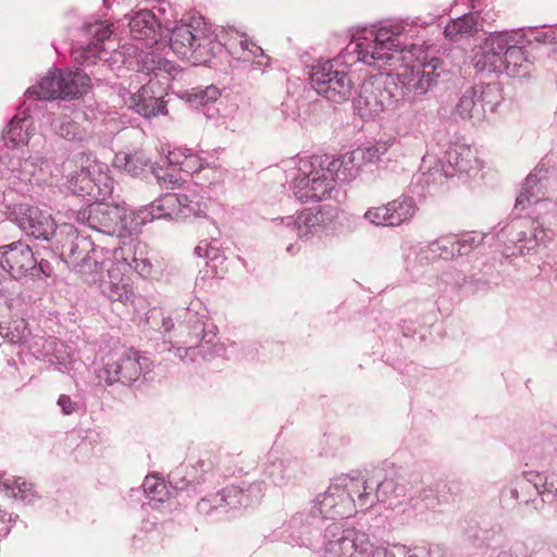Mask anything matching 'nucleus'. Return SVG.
Returning <instances> with one entry per match:
<instances>
[{
  "mask_svg": "<svg viewBox=\"0 0 557 557\" xmlns=\"http://www.w3.org/2000/svg\"><path fill=\"white\" fill-rule=\"evenodd\" d=\"M380 486L382 483L373 484L361 478H341L315 497L313 511L324 519L350 518L359 510L367 511L380 502Z\"/></svg>",
  "mask_w": 557,
  "mask_h": 557,
  "instance_id": "obj_1",
  "label": "nucleus"
},
{
  "mask_svg": "<svg viewBox=\"0 0 557 557\" xmlns=\"http://www.w3.org/2000/svg\"><path fill=\"white\" fill-rule=\"evenodd\" d=\"M343 161L333 159L326 165L319 157L310 159L311 170L304 176L295 180L294 194L302 202L322 200L330 196L337 180H347L345 172L341 171Z\"/></svg>",
  "mask_w": 557,
  "mask_h": 557,
  "instance_id": "obj_2",
  "label": "nucleus"
},
{
  "mask_svg": "<svg viewBox=\"0 0 557 557\" xmlns=\"http://www.w3.org/2000/svg\"><path fill=\"white\" fill-rule=\"evenodd\" d=\"M212 36L209 26L201 20L176 25L172 29L170 45L178 58L194 64L206 62L212 51Z\"/></svg>",
  "mask_w": 557,
  "mask_h": 557,
  "instance_id": "obj_3",
  "label": "nucleus"
},
{
  "mask_svg": "<svg viewBox=\"0 0 557 557\" xmlns=\"http://www.w3.org/2000/svg\"><path fill=\"white\" fill-rule=\"evenodd\" d=\"M404 28L400 26L381 27L371 30L362 40L356 41V51L358 60L367 64H373L376 61H391L394 52H403L400 36Z\"/></svg>",
  "mask_w": 557,
  "mask_h": 557,
  "instance_id": "obj_4",
  "label": "nucleus"
},
{
  "mask_svg": "<svg viewBox=\"0 0 557 557\" xmlns=\"http://www.w3.org/2000/svg\"><path fill=\"white\" fill-rule=\"evenodd\" d=\"M104 164L98 162L90 154L81 152L63 163V172L74 193L90 195L95 185L103 183L110 187L111 180L103 173Z\"/></svg>",
  "mask_w": 557,
  "mask_h": 557,
  "instance_id": "obj_5",
  "label": "nucleus"
},
{
  "mask_svg": "<svg viewBox=\"0 0 557 557\" xmlns=\"http://www.w3.org/2000/svg\"><path fill=\"white\" fill-rule=\"evenodd\" d=\"M409 53L414 55V60L404 65L399 76L407 89L417 95H424L437 84L443 61L430 57L420 48H414Z\"/></svg>",
  "mask_w": 557,
  "mask_h": 557,
  "instance_id": "obj_6",
  "label": "nucleus"
},
{
  "mask_svg": "<svg viewBox=\"0 0 557 557\" xmlns=\"http://www.w3.org/2000/svg\"><path fill=\"white\" fill-rule=\"evenodd\" d=\"M311 85L319 95L333 102L346 101L352 91V82L348 74L335 69L332 62L312 69Z\"/></svg>",
  "mask_w": 557,
  "mask_h": 557,
  "instance_id": "obj_7",
  "label": "nucleus"
},
{
  "mask_svg": "<svg viewBox=\"0 0 557 557\" xmlns=\"http://www.w3.org/2000/svg\"><path fill=\"white\" fill-rule=\"evenodd\" d=\"M394 94L381 77H371L362 83L355 107L362 117H371L391 108Z\"/></svg>",
  "mask_w": 557,
  "mask_h": 557,
  "instance_id": "obj_8",
  "label": "nucleus"
},
{
  "mask_svg": "<svg viewBox=\"0 0 557 557\" xmlns=\"http://www.w3.org/2000/svg\"><path fill=\"white\" fill-rule=\"evenodd\" d=\"M81 214L89 227L106 234L112 235L125 228L126 209L117 205L95 202Z\"/></svg>",
  "mask_w": 557,
  "mask_h": 557,
  "instance_id": "obj_9",
  "label": "nucleus"
},
{
  "mask_svg": "<svg viewBox=\"0 0 557 557\" xmlns=\"http://www.w3.org/2000/svg\"><path fill=\"white\" fill-rule=\"evenodd\" d=\"M18 226L28 235L49 240L55 233V222L51 214H48L37 207L20 205L14 211Z\"/></svg>",
  "mask_w": 557,
  "mask_h": 557,
  "instance_id": "obj_10",
  "label": "nucleus"
},
{
  "mask_svg": "<svg viewBox=\"0 0 557 557\" xmlns=\"http://www.w3.org/2000/svg\"><path fill=\"white\" fill-rule=\"evenodd\" d=\"M104 372L110 383L136 381L141 373L138 351L128 348L115 351L106 363Z\"/></svg>",
  "mask_w": 557,
  "mask_h": 557,
  "instance_id": "obj_11",
  "label": "nucleus"
},
{
  "mask_svg": "<svg viewBox=\"0 0 557 557\" xmlns=\"http://www.w3.org/2000/svg\"><path fill=\"white\" fill-rule=\"evenodd\" d=\"M1 265L13 277L25 276L36 267V259L30 247L22 242H14L1 247Z\"/></svg>",
  "mask_w": 557,
  "mask_h": 557,
  "instance_id": "obj_12",
  "label": "nucleus"
},
{
  "mask_svg": "<svg viewBox=\"0 0 557 557\" xmlns=\"http://www.w3.org/2000/svg\"><path fill=\"white\" fill-rule=\"evenodd\" d=\"M506 47L507 33L490 36L481 47V52L475 55V67L482 71L503 73L506 67L504 61Z\"/></svg>",
  "mask_w": 557,
  "mask_h": 557,
  "instance_id": "obj_13",
  "label": "nucleus"
},
{
  "mask_svg": "<svg viewBox=\"0 0 557 557\" xmlns=\"http://www.w3.org/2000/svg\"><path fill=\"white\" fill-rule=\"evenodd\" d=\"M128 106L138 114L150 119L158 114H165V102L153 90V83L141 86L128 99Z\"/></svg>",
  "mask_w": 557,
  "mask_h": 557,
  "instance_id": "obj_14",
  "label": "nucleus"
},
{
  "mask_svg": "<svg viewBox=\"0 0 557 557\" xmlns=\"http://www.w3.org/2000/svg\"><path fill=\"white\" fill-rule=\"evenodd\" d=\"M221 41L234 59L244 62L250 61L262 51L259 46L249 40L246 34L234 28L224 29Z\"/></svg>",
  "mask_w": 557,
  "mask_h": 557,
  "instance_id": "obj_15",
  "label": "nucleus"
},
{
  "mask_svg": "<svg viewBox=\"0 0 557 557\" xmlns=\"http://www.w3.org/2000/svg\"><path fill=\"white\" fill-rule=\"evenodd\" d=\"M102 293L111 301H120L124 305L132 301L134 289L129 277L125 276L117 264L108 270V280L101 283Z\"/></svg>",
  "mask_w": 557,
  "mask_h": 557,
  "instance_id": "obj_16",
  "label": "nucleus"
},
{
  "mask_svg": "<svg viewBox=\"0 0 557 557\" xmlns=\"http://www.w3.org/2000/svg\"><path fill=\"white\" fill-rule=\"evenodd\" d=\"M129 29L136 39L146 41L147 45L157 44L161 37V27L154 14L149 10H141L131 18Z\"/></svg>",
  "mask_w": 557,
  "mask_h": 557,
  "instance_id": "obj_17",
  "label": "nucleus"
},
{
  "mask_svg": "<svg viewBox=\"0 0 557 557\" xmlns=\"http://www.w3.org/2000/svg\"><path fill=\"white\" fill-rule=\"evenodd\" d=\"M516 37V33H507L504 72L510 76H524L529 73L531 63Z\"/></svg>",
  "mask_w": 557,
  "mask_h": 557,
  "instance_id": "obj_18",
  "label": "nucleus"
},
{
  "mask_svg": "<svg viewBox=\"0 0 557 557\" xmlns=\"http://www.w3.org/2000/svg\"><path fill=\"white\" fill-rule=\"evenodd\" d=\"M457 237L454 235L441 236L418 253L420 263H428L437 259L450 260L458 255Z\"/></svg>",
  "mask_w": 557,
  "mask_h": 557,
  "instance_id": "obj_19",
  "label": "nucleus"
},
{
  "mask_svg": "<svg viewBox=\"0 0 557 557\" xmlns=\"http://www.w3.org/2000/svg\"><path fill=\"white\" fill-rule=\"evenodd\" d=\"M110 24L103 22H97L86 27V33L94 38L92 42L84 47L81 51L79 59L84 63H95L97 59H100L102 52V42L109 39L112 35Z\"/></svg>",
  "mask_w": 557,
  "mask_h": 557,
  "instance_id": "obj_20",
  "label": "nucleus"
},
{
  "mask_svg": "<svg viewBox=\"0 0 557 557\" xmlns=\"http://www.w3.org/2000/svg\"><path fill=\"white\" fill-rule=\"evenodd\" d=\"M61 98H78L90 89L89 76L81 70L62 72L60 71Z\"/></svg>",
  "mask_w": 557,
  "mask_h": 557,
  "instance_id": "obj_21",
  "label": "nucleus"
},
{
  "mask_svg": "<svg viewBox=\"0 0 557 557\" xmlns=\"http://www.w3.org/2000/svg\"><path fill=\"white\" fill-rule=\"evenodd\" d=\"M60 71H50L44 76L36 85L27 89L26 95L28 98L38 100H51L61 98V83Z\"/></svg>",
  "mask_w": 557,
  "mask_h": 557,
  "instance_id": "obj_22",
  "label": "nucleus"
},
{
  "mask_svg": "<svg viewBox=\"0 0 557 557\" xmlns=\"http://www.w3.org/2000/svg\"><path fill=\"white\" fill-rule=\"evenodd\" d=\"M456 114L462 120H469L473 123L485 119L484 110L480 103L474 86L468 88L461 95L455 108Z\"/></svg>",
  "mask_w": 557,
  "mask_h": 557,
  "instance_id": "obj_23",
  "label": "nucleus"
},
{
  "mask_svg": "<svg viewBox=\"0 0 557 557\" xmlns=\"http://www.w3.org/2000/svg\"><path fill=\"white\" fill-rule=\"evenodd\" d=\"M150 159L143 149L133 151H120L115 154L113 164L132 176L140 175L149 165Z\"/></svg>",
  "mask_w": 557,
  "mask_h": 557,
  "instance_id": "obj_24",
  "label": "nucleus"
},
{
  "mask_svg": "<svg viewBox=\"0 0 557 557\" xmlns=\"http://www.w3.org/2000/svg\"><path fill=\"white\" fill-rule=\"evenodd\" d=\"M32 121L28 116H14L7 126L3 140L7 146L17 148L27 145L32 136Z\"/></svg>",
  "mask_w": 557,
  "mask_h": 557,
  "instance_id": "obj_25",
  "label": "nucleus"
},
{
  "mask_svg": "<svg viewBox=\"0 0 557 557\" xmlns=\"http://www.w3.org/2000/svg\"><path fill=\"white\" fill-rule=\"evenodd\" d=\"M324 221L323 213L317 208L300 211L293 222V230L298 238L311 236Z\"/></svg>",
  "mask_w": 557,
  "mask_h": 557,
  "instance_id": "obj_26",
  "label": "nucleus"
},
{
  "mask_svg": "<svg viewBox=\"0 0 557 557\" xmlns=\"http://www.w3.org/2000/svg\"><path fill=\"white\" fill-rule=\"evenodd\" d=\"M386 207L388 210V226H398L412 219L417 212L414 200L405 196L389 201Z\"/></svg>",
  "mask_w": 557,
  "mask_h": 557,
  "instance_id": "obj_27",
  "label": "nucleus"
},
{
  "mask_svg": "<svg viewBox=\"0 0 557 557\" xmlns=\"http://www.w3.org/2000/svg\"><path fill=\"white\" fill-rule=\"evenodd\" d=\"M448 161L458 171L469 173L479 169L476 151L467 145H457L448 152Z\"/></svg>",
  "mask_w": 557,
  "mask_h": 557,
  "instance_id": "obj_28",
  "label": "nucleus"
},
{
  "mask_svg": "<svg viewBox=\"0 0 557 557\" xmlns=\"http://www.w3.org/2000/svg\"><path fill=\"white\" fill-rule=\"evenodd\" d=\"M474 89L485 115L487 112H495L504 100L500 83L480 84Z\"/></svg>",
  "mask_w": 557,
  "mask_h": 557,
  "instance_id": "obj_29",
  "label": "nucleus"
},
{
  "mask_svg": "<svg viewBox=\"0 0 557 557\" xmlns=\"http://www.w3.org/2000/svg\"><path fill=\"white\" fill-rule=\"evenodd\" d=\"M355 536V530H345L337 540L329 541V557H356L358 550Z\"/></svg>",
  "mask_w": 557,
  "mask_h": 557,
  "instance_id": "obj_30",
  "label": "nucleus"
},
{
  "mask_svg": "<svg viewBox=\"0 0 557 557\" xmlns=\"http://www.w3.org/2000/svg\"><path fill=\"white\" fill-rule=\"evenodd\" d=\"M180 203L176 193H166L150 205L152 219L175 218L178 219L177 205Z\"/></svg>",
  "mask_w": 557,
  "mask_h": 557,
  "instance_id": "obj_31",
  "label": "nucleus"
},
{
  "mask_svg": "<svg viewBox=\"0 0 557 557\" xmlns=\"http://www.w3.org/2000/svg\"><path fill=\"white\" fill-rule=\"evenodd\" d=\"M57 132L61 137L73 141H83L88 137L87 128L70 116L63 117L60 125L57 127Z\"/></svg>",
  "mask_w": 557,
  "mask_h": 557,
  "instance_id": "obj_32",
  "label": "nucleus"
},
{
  "mask_svg": "<svg viewBox=\"0 0 557 557\" xmlns=\"http://www.w3.org/2000/svg\"><path fill=\"white\" fill-rule=\"evenodd\" d=\"M0 487L11 493L14 498L20 497L21 499H25L26 493L32 491L33 484L24 478L2 473L0 474Z\"/></svg>",
  "mask_w": 557,
  "mask_h": 557,
  "instance_id": "obj_33",
  "label": "nucleus"
},
{
  "mask_svg": "<svg viewBox=\"0 0 557 557\" xmlns=\"http://www.w3.org/2000/svg\"><path fill=\"white\" fill-rule=\"evenodd\" d=\"M475 25V17L471 14H466L448 23L444 33L447 38L456 41L459 36L470 35L474 30Z\"/></svg>",
  "mask_w": 557,
  "mask_h": 557,
  "instance_id": "obj_34",
  "label": "nucleus"
},
{
  "mask_svg": "<svg viewBox=\"0 0 557 557\" xmlns=\"http://www.w3.org/2000/svg\"><path fill=\"white\" fill-rule=\"evenodd\" d=\"M389 146L391 144L388 141H377L371 146L359 147L351 152L349 160L351 162L355 160L373 162L384 154L388 150Z\"/></svg>",
  "mask_w": 557,
  "mask_h": 557,
  "instance_id": "obj_35",
  "label": "nucleus"
},
{
  "mask_svg": "<svg viewBox=\"0 0 557 557\" xmlns=\"http://www.w3.org/2000/svg\"><path fill=\"white\" fill-rule=\"evenodd\" d=\"M208 203L202 196L193 191L187 195L186 209L183 211V220L199 218L206 214Z\"/></svg>",
  "mask_w": 557,
  "mask_h": 557,
  "instance_id": "obj_36",
  "label": "nucleus"
},
{
  "mask_svg": "<svg viewBox=\"0 0 557 557\" xmlns=\"http://www.w3.org/2000/svg\"><path fill=\"white\" fill-rule=\"evenodd\" d=\"M143 488L151 500L163 502L164 495L168 494L166 486L160 479L156 476H146Z\"/></svg>",
  "mask_w": 557,
  "mask_h": 557,
  "instance_id": "obj_37",
  "label": "nucleus"
},
{
  "mask_svg": "<svg viewBox=\"0 0 557 557\" xmlns=\"http://www.w3.org/2000/svg\"><path fill=\"white\" fill-rule=\"evenodd\" d=\"M206 169L213 171L212 168H206L205 162L197 154L188 153L187 157L183 158L181 168L183 172L197 174Z\"/></svg>",
  "mask_w": 557,
  "mask_h": 557,
  "instance_id": "obj_38",
  "label": "nucleus"
},
{
  "mask_svg": "<svg viewBox=\"0 0 557 557\" xmlns=\"http://www.w3.org/2000/svg\"><path fill=\"white\" fill-rule=\"evenodd\" d=\"M220 89L215 86H208L205 89H200L190 95L195 102L201 106L214 102L220 97Z\"/></svg>",
  "mask_w": 557,
  "mask_h": 557,
  "instance_id": "obj_39",
  "label": "nucleus"
},
{
  "mask_svg": "<svg viewBox=\"0 0 557 557\" xmlns=\"http://www.w3.org/2000/svg\"><path fill=\"white\" fill-rule=\"evenodd\" d=\"M387 213L388 210L386 205L381 207H373L368 209V211L364 213V219L375 225L388 226Z\"/></svg>",
  "mask_w": 557,
  "mask_h": 557,
  "instance_id": "obj_40",
  "label": "nucleus"
},
{
  "mask_svg": "<svg viewBox=\"0 0 557 557\" xmlns=\"http://www.w3.org/2000/svg\"><path fill=\"white\" fill-rule=\"evenodd\" d=\"M457 242L458 255H466L470 252L472 248L478 246L481 239H478L476 236L472 234H466L460 238H457Z\"/></svg>",
  "mask_w": 557,
  "mask_h": 557,
  "instance_id": "obj_41",
  "label": "nucleus"
},
{
  "mask_svg": "<svg viewBox=\"0 0 557 557\" xmlns=\"http://www.w3.org/2000/svg\"><path fill=\"white\" fill-rule=\"evenodd\" d=\"M58 405L61 407L64 414H71L77 410L76 404L66 395L59 397Z\"/></svg>",
  "mask_w": 557,
  "mask_h": 557,
  "instance_id": "obj_42",
  "label": "nucleus"
},
{
  "mask_svg": "<svg viewBox=\"0 0 557 557\" xmlns=\"http://www.w3.org/2000/svg\"><path fill=\"white\" fill-rule=\"evenodd\" d=\"M187 154L183 149H175L169 152L168 161L171 165H177L181 169L183 158L187 157Z\"/></svg>",
  "mask_w": 557,
  "mask_h": 557,
  "instance_id": "obj_43",
  "label": "nucleus"
},
{
  "mask_svg": "<svg viewBox=\"0 0 557 557\" xmlns=\"http://www.w3.org/2000/svg\"><path fill=\"white\" fill-rule=\"evenodd\" d=\"M180 203L177 205L178 219H183V211L186 209L187 194H176Z\"/></svg>",
  "mask_w": 557,
  "mask_h": 557,
  "instance_id": "obj_44",
  "label": "nucleus"
},
{
  "mask_svg": "<svg viewBox=\"0 0 557 557\" xmlns=\"http://www.w3.org/2000/svg\"><path fill=\"white\" fill-rule=\"evenodd\" d=\"M523 201H524V196H523V194H521V195L517 198V200H516V205H517V206H520V205H522V203H523Z\"/></svg>",
  "mask_w": 557,
  "mask_h": 557,
  "instance_id": "obj_45",
  "label": "nucleus"
},
{
  "mask_svg": "<svg viewBox=\"0 0 557 557\" xmlns=\"http://www.w3.org/2000/svg\"><path fill=\"white\" fill-rule=\"evenodd\" d=\"M298 250H299V248H296V249H295L294 245H289V246L287 247V251H289L290 253H294L295 251H298Z\"/></svg>",
  "mask_w": 557,
  "mask_h": 557,
  "instance_id": "obj_46",
  "label": "nucleus"
}]
</instances>
